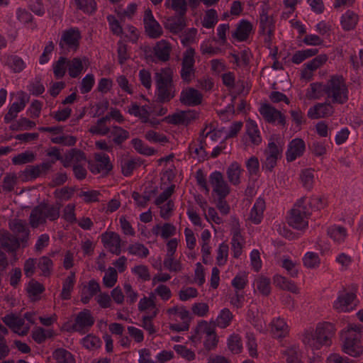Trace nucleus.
<instances>
[{
	"label": "nucleus",
	"mask_w": 363,
	"mask_h": 363,
	"mask_svg": "<svg viewBox=\"0 0 363 363\" xmlns=\"http://www.w3.org/2000/svg\"><path fill=\"white\" fill-rule=\"evenodd\" d=\"M333 324L324 322L317 325L315 330H307L303 335V342L312 349L319 350L323 345L330 346L335 335Z\"/></svg>",
	"instance_id": "nucleus-1"
},
{
	"label": "nucleus",
	"mask_w": 363,
	"mask_h": 363,
	"mask_svg": "<svg viewBox=\"0 0 363 363\" xmlns=\"http://www.w3.org/2000/svg\"><path fill=\"white\" fill-rule=\"evenodd\" d=\"M157 89V101L161 104L171 101L175 96V87L173 82V71L165 67L155 74Z\"/></svg>",
	"instance_id": "nucleus-2"
},
{
	"label": "nucleus",
	"mask_w": 363,
	"mask_h": 363,
	"mask_svg": "<svg viewBox=\"0 0 363 363\" xmlns=\"http://www.w3.org/2000/svg\"><path fill=\"white\" fill-rule=\"evenodd\" d=\"M326 96L333 104H344L348 101V89L341 75H333L326 83Z\"/></svg>",
	"instance_id": "nucleus-3"
},
{
	"label": "nucleus",
	"mask_w": 363,
	"mask_h": 363,
	"mask_svg": "<svg viewBox=\"0 0 363 363\" xmlns=\"http://www.w3.org/2000/svg\"><path fill=\"white\" fill-rule=\"evenodd\" d=\"M9 228L13 233L15 239H13L16 248H19L21 243L23 247L27 246L30 238V229L26 220L13 218L9 220Z\"/></svg>",
	"instance_id": "nucleus-4"
},
{
	"label": "nucleus",
	"mask_w": 363,
	"mask_h": 363,
	"mask_svg": "<svg viewBox=\"0 0 363 363\" xmlns=\"http://www.w3.org/2000/svg\"><path fill=\"white\" fill-rule=\"evenodd\" d=\"M303 203V199H301L291 210L288 220L289 225L297 230H303L308 227V218L311 215V213L305 211V207L302 206Z\"/></svg>",
	"instance_id": "nucleus-5"
},
{
	"label": "nucleus",
	"mask_w": 363,
	"mask_h": 363,
	"mask_svg": "<svg viewBox=\"0 0 363 363\" xmlns=\"http://www.w3.org/2000/svg\"><path fill=\"white\" fill-rule=\"evenodd\" d=\"M342 351L353 357H358L363 354L362 334L354 333L345 335L342 345Z\"/></svg>",
	"instance_id": "nucleus-6"
},
{
	"label": "nucleus",
	"mask_w": 363,
	"mask_h": 363,
	"mask_svg": "<svg viewBox=\"0 0 363 363\" xmlns=\"http://www.w3.org/2000/svg\"><path fill=\"white\" fill-rule=\"evenodd\" d=\"M94 318L89 309H84L75 318L74 323L68 329V332H79L84 333V329L91 327L94 324Z\"/></svg>",
	"instance_id": "nucleus-7"
},
{
	"label": "nucleus",
	"mask_w": 363,
	"mask_h": 363,
	"mask_svg": "<svg viewBox=\"0 0 363 363\" xmlns=\"http://www.w3.org/2000/svg\"><path fill=\"white\" fill-rule=\"evenodd\" d=\"M198 115L195 111H180L179 112L164 117L162 121L173 125H188L191 121L196 119Z\"/></svg>",
	"instance_id": "nucleus-8"
},
{
	"label": "nucleus",
	"mask_w": 363,
	"mask_h": 363,
	"mask_svg": "<svg viewBox=\"0 0 363 363\" xmlns=\"http://www.w3.org/2000/svg\"><path fill=\"white\" fill-rule=\"evenodd\" d=\"M203 94L193 87L183 89L180 94L179 101L188 106H196L202 103Z\"/></svg>",
	"instance_id": "nucleus-9"
},
{
	"label": "nucleus",
	"mask_w": 363,
	"mask_h": 363,
	"mask_svg": "<svg viewBox=\"0 0 363 363\" xmlns=\"http://www.w3.org/2000/svg\"><path fill=\"white\" fill-rule=\"evenodd\" d=\"M101 242L105 247L108 248L109 251L116 255L121 252V238L115 232H106L101 235Z\"/></svg>",
	"instance_id": "nucleus-10"
},
{
	"label": "nucleus",
	"mask_w": 363,
	"mask_h": 363,
	"mask_svg": "<svg viewBox=\"0 0 363 363\" xmlns=\"http://www.w3.org/2000/svg\"><path fill=\"white\" fill-rule=\"evenodd\" d=\"M259 113L268 123H274L278 120L279 124H286L285 116L268 104H263L261 106Z\"/></svg>",
	"instance_id": "nucleus-11"
},
{
	"label": "nucleus",
	"mask_w": 363,
	"mask_h": 363,
	"mask_svg": "<svg viewBox=\"0 0 363 363\" xmlns=\"http://www.w3.org/2000/svg\"><path fill=\"white\" fill-rule=\"evenodd\" d=\"M210 183L213 186V191L218 196L226 197L230 194V188L224 181L223 176L220 172H214L210 175Z\"/></svg>",
	"instance_id": "nucleus-12"
},
{
	"label": "nucleus",
	"mask_w": 363,
	"mask_h": 363,
	"mask_svg": "<svg viewBox=\"0 0 363 363\" xmlns=\"http://www.w3.org/2000/svg\"><path fill=\"white\" fill-rule=\"evenodd\" d=\"M306 149L304 141L301 138H295L292 140L289 145L286 152V160L293 162L297 157L303 155Z\"/></svg>",
	"instance_id": "nucleus-13"
},
{
	"label": "nucleus",
	"mask_w": 363,
	"mask_h": 363,
	"mask_svg": "<svg viewBox=\"0 0 363 363\" xmlns=\"http://www.w3.org/2000/svg\"><path fill=\"white\" fill-rule=\"evenodd\" d=\"M333 113V107L330 102L317 104L309 108L308 116L311 119H318L331 116Z\"/></svg>",
	"instance_id": "nucleus-14"
},
{
	"label": "nucleus",
	"mask_w": 363,
	"mask_h": 363,
	"mask_svg": "<svg viewBox=\"0 0 363 363\" xmlns=\"http://www.w3.org/2000/svg\"><path fill=\"white\" fill-rule=\"evenodd\" d=\"M80 38L81 35L79 30L75 28H70L64 32L60 45L62 48H64L63 41L69 48L76 50L79 48Z\"/></svg>",
	"instance_id": "nucleus-15"
},
{
	"label": "nucleus",
	"mask_w": 363,
	"mask_h": 363,
	"mask_svg": "<svg viewBox=\"0 0 363 363\" xmlns=\"http://www.w3.org/2000/svg\"><path fill=\"white\" fill-rule=\"evenodd\" d=\"M95 160L100 164H90L89 170L94 174L100 173L102 170H106V174L112 170L113 165L110 162L109 157L106 154L98 153L95 155Z\"/></svg>",
	"instance_id": "nucleus-16"
},
{
	"label": "nucleus",
	"mask_w": 363,
	"mask_h": 363,
	"mask_svg": "<svg viewBox=\"0 0 363 363\" xmlns=\"http://www.w3.org/2000/svg\"><path fill=\"white\" fill-rule=\"evenodd\" d=\"M61 207L62 204L59 202L50 205L47 202L43 201L35 206V211H36L38 215H41L42 210L45 208H48V216H47V218L50 221H55L57 220L60 216Z\"/></svg>",
	"instance_id": "nucleus-17"
},
{
	"label": "nucleus",
	"mask_w": 363,
	"mask_h": 363,
	"mask_svg": "<svg viewBox=\"0 0 363 363\" xmlns=\"http://www.w3.org/2000/svg\"><path fill=\"white\" fill-rule=\"evenodd\" d=\"M252 28V24L250 21L242 20L240 21L232 36L240 42L245 41L249 38Z\"/></svg>",
	"instance_id": "nucleus-18"
},
{
	"label": "nucleus",
	"mask_w": 363,
	"mask_h": 363,
	"mask_svg": "<svg viewBox=\"0 0 363 363\" xmlns=\"http://www.w3.org/2000/svg\"><path fill=\"white\" fill-rule=\"evenodd\" d=\"M274 28L273 17L269 16L267 12L263 10L259 17V33L274 35Z\"/></svg>",
	"instance_id": "nucleus-19"
},
{
	"label": "nucleus",
	"mask_w": 363,
	"mask_h": 363,
	"mask_svg": "<svg viewBox=\"0 0 363 363\" xmlns=\"http://www.w3.org/2000/svg\"><path fill=\"white\" fill-rule=\"evenodd\" d=\"M171 50L170 44L164 40L157 42L153 48L155 55L162 62L169 60Z\"/></svg>",
	"instance_id": "nucleus-20"
},
{
	"label": "nucleus",
	"mask_w": 363,
	"mask_h": 363,
	"mask_svg": "<svg viewBox=\"0 0 363 363\" xmlns=\"http://www.w3.org/2000/svg\"><path fill=\"white\" fill-rule=\"evenodd\" d=\"M185 16L170 17L164 23V28L174 34L181 32L185 27Z\"/></svg>",
	"instance_id": "nucleus-21"
},
{
	"label": "nucleus",
	"mask_w": 363,
	"mask_h": 363,
	"mask_svg": "<svg viewBox=\"0 0 363 363\" xmlns=\"http://www.w3.org/2000/svg\"><path fill=\"white\" fill-rule=\"evenodd\" d=\"M356 298L354 293H346L343 295H340L337 300L334 302L333 307L339 311H348L347 307Z\"/></svg>",
	"instance_id": "nucleus-22"
},
{
	"label": "nucleus",
	"mask_w": 363,
	"mask_h": 363,
	"mask_svg": "<svg viewBox=\"0 0 363 363\" xmlns=\"http://www.w3.org/2000/svg\"><path fill=\"white\" fill-rule=\"evenodd\" d=\"M48 216V208H45L42 210V214L38 215L35 211V207L32 209L31 213L29 216V225L32 228H37L40 225H45L47 222Z\"/></svg>",
	"instance_id": "nucleus-23"
},
{
	"label": "nucleus",
	"mask_w": 363,
	"mask_h": 363,
	"mask_svg": "<svg viewBox=\"0 0 363 363\" xmlns=\"http://www.w3.org/2000/svg\"><path fill=\"white\" fill-rule=\"evenodd\" d=\"M157 193L158 189L157 186L151 187V189L150 190H147L146 188L143 192L142 201H139V199L141 198V195L137 191L133 192L132 198L136 201L138 206L145 207L151 198L155 196Z\"/></svg>",
	"instance_id": "nucleus-24"
},
{
	"label": "nucleus",
	"mask_w": 363,
	"mask_h": 363,
	"mask_svg": "<svg viewBox=\"0 0 363 363\" xmlns=\"http://www.w3.org/2000/svg\"><path fill=\"white\" fill-rule=\"evenodd\" d=\"M264 208V200L262 198H258L250 212V219L253 223L258 224L261 222Z\"/></svg>",
	"instance_id": "nucleus-25"
},
{
	"label": "nucleus",
	"mask_w": 363,
	"mask_h": 363,
	"mask_svg": "<svg viewBox=\"0 0 363 363\" xmlns=\"http://www.w3.org/2000/svg\"><path fill=\"white\" fill-rule=\"evenodd\" d=\"M288 325L284 319L278 318L272 323V333L277 338L285 337L288 333Z\"/></svg>",
	"instance_id": "nucleus-26"
},
{
	"label": "nucleus",
	"mask_w": 363,
	"mask_h": 363,
	"mask_svg": "<svg viewBox=\"0 0 363 363\" xmlns=\"http://www.w3.org/2000/svg\"><path fill=\"white\" fill-rule=\"evenodd\" d=\"M311 89L306 93L307 98L310 99H318L326 95V84L321 82L312 83L310 85Z\"/></svg>",
	"instance_id": "nucleus-27"
},
{
	"label": "nucleus",
	"mask_w": 363,
	"mask_h": 363,
	"mask_svg": "<svg viewBox=\"0 0 363 363\" xmlns=\"http://www.w3.org/2000/svg\"><path fill=\"white\" fill-rule=\"evenodd\" d=\"M26 104L23 96L20 97V103H13L9 109V111L4 116V121L6 123H10L17 117V113L23 110Z\"/></svg>",
	"instance_id": "nucleus-28"
},
{
	"label": "nucleus",
	"mask_w": 363,
	"mask_h": 363,
	"mask_svg": "<svg viewBox=\"0 0 363 363\" xmlns=\"http://www.w3.org/2000/svg\"><path fill=\"white\" fill-rule=\"evenodd\" d=\"M358 22V16L352 11H347L341 18V25L345 30L355 28Z\"/></svg>",
	"instance_id": "nucleus-29"
},
{
	"label": "nucleus",
	"mask_w": 363,
	"mask_h": 363,
	"mask_svg": "<svg viewBox=\"0 0 363 363\" xmlns=\"http://www.w3.org/2000/svg\"><path fill=\"white\" fill-rule=\"evenodd\" d=\"M69 75L72 78H77L83 70V65L80 58L74 57L72 60H67Z\"/></svg>",
	"instance_id": "nucleus-30"
},
{
	"label": "nucleus",
	"mask_w": 363,
	"mask_h": 363,
	"mask_svg": "<svg viewBox=\"0 0 363 363\" xmlns=\"http://www.w3.org/2000/svg\"><path fill=\"white\" fill-rule=\"evenodd\" d=\"M75 279L74 272H71L63 282L62 290L60 294L62 300H69L71 298V291L74 288Z\"/></svg>",
	"instance_id": "nucleus-31"
},
{
	"label": "nucleus",
	"mask_w": 363,
	"mask_h": 363,
	"mask_svg": "<svg viewBox=\"0 0 363 363\" xmlns=\"http://www.w3.org/2000/svg\"><path fill=\"white\" fill-rule=\"evenodd\" d=\"M57 363H75L73 355L64 348H57L52 353Z\"/></svg>",
	"instance_id": "nucleus-32"
},
{
	"label": "nucleus",
	"mask_w": 363,
	"mask_h": 363,
	"mask_svg": "<svg viewBox=\"0 0 363 363\" xmlns=\"http://www.w3.org/2000/svg\"><path fill=\"white\" fill-rule=\"evenodd\" d=\"M142 164L143 160L140 158L124 161L121 164L122 174L125 177H129L132 174L133 170L140 167Z\"/></svg>",
	"instance_id": "nucleus-33"
},
{
	"label": "nucleus",
	"mask_w": 363,
	"mask_h": 363,
	"mask_svg": "<svg viewBox=\"0 0 363 363\" xmlns=\"http://www.w3.org/2000/svg\"><path fill=\"white\" fill-rule=\"evenodd\" d=\"M240 172L241 170L239 164L236 162H233L227 169L228 181L234 185L239 184L240 182Z\"/></svg>",
	"instance_id": "nucleus-34"
},
{
	"label": "nucleus",
	"mask_w": 363,
	"mask_h": 363,
	"mask_svg": "<svg viewBox=\"0 0 363 363\" xmlns=\"http://www.w3.org/2000/svg\"><path fill=\"white\" fill-rule=\"evenodd\" d=\"M145 29L147 35L151 38H158L163 33L161 26L156 20L146 23Z\"/></svg>",
	"instance_id": "nucleus-35"
},
{
	"label": "nucleus",
	"mask_w": 363,
	"mask_h": 363,
	"mask_svg": "<svg viewBox=\"0 0 363 363\" xmlns=\"http://www.w3.org/2000/svg\"><path fill=\"white\" fill-rule=\"evenodd\" d=\"M6 63L15 73L21 72L26 67L23 60L17 55L8 56Z\"/></svg>",
	"instance_id": "nucleus-36"
},
{
	"label": "nucleus",
	"mask_w": 363,
	"mask_h": 363,
	"mask_svg": "<svg viewBox=\"0 0 363 363\" xmlns=\"http://www.w3.org/2000/svg\"><path fill=\"white\" fill-rule=\"evenodd\" d=\"M13 239L14 237L7 231L0 234V243L1 247L6 249L8 252H16L18 248H16Z\"/></svg>",
	"instance_id": "nucleus-37"
},
{
	"label": "nucleus",
	"mask_w": 363,
	"mask_h": 363,
	"mask_svg": "<svg viewBox=\"0 0 363 363\" xmlns=\"http://www.w3.org/2000/svg\"><path fill=\"white\" fill-rule=\"evenodd\" d=\"M242 238L239 230H235L233 232V236L232 238V248L233 251V257L238 258L242 254V245L241 241Z\"/></svg>",
	"instance_id": "nucleus-38"
},
{
	"label": "nucleus",
	"mask_w": 363,
	"mask_h": 363,
	"mask_svg": "<svg viewBox=\"0 0 363 363\" xmlns=\"http://www.w3.org/2000/svg\"><path fill=\"white\" fill-rule=\"evenodd\" d=\"M111 135L113 136V142L119 145L129 138V133L121 127L114 126L109 137Z\"/></svg>",
	"instance_id": "nucleus-39"
},
{
	"label": "nucleus",
	"mask_w": 363,
	"mask_h": 363,
	"mask_svg": "<svg viewBox=\"0 0 363 363\" xmlns=\"http://www.w3.org/2000/svg\"><path fill=\"white\" fill-rule=\"evenodd\" d=\"M35 159V155L30 151L20 153L12 158V162L15 165H20L33 162Z\"/></svg>",
	"instance_id": "nucleus-40"
},
{
	"label": "nucleus",
	"mask_w": 363,
	"mask_h": 363,
	"mask_svg": "<svg viewBox=\"0 0 363 363\" xmlns=\"http://www.w3.org/2000/svg\"><path fill=\"white\" fill-rule=\"evenodd\" d=\"M135 150L140 154L144 155H152L156 151L155 149L145 145L143 142L139 138H134L131 141Z\"/></svg>",
	"instance_id": "nucleus-41"
},
{
	"label": "nucleus",
	"mask_w": 363,
	"mask_h": 363,
	"mask_svg": "<svg viewBox=\"0 0 363 363\" xmlns=\"http://www.w3.org/2000/svg\"><path fill=\"white\" fill-rule=\"evenodd\" d=\"M218 22V15L215 9H211L206 11L203 19L202 21V25L206 28H212Z\"/></svg>",
	"instance_id": "nucleus-42"
},
{
	"label": "nucleus",
	"mask_w": 363,
	"mask_h": 363,
	"mask_svg": "<svg viewBox=\"0 0 363 363\" xmlns=\"http://www.w3.org/2000/svg\"><path fill=\"white\" fill-rule=\"evenodd\" d=\"M247 133L249 135L252 143L255 145H259L262 140L259 135V130L257 125L253 121L250 120L247 121Z\"/></svg>",
	"instance_id": "nucleus-43"
},
{
	"label": "nucleus",
	"mask_w": 363,
	"mask_h": 363,
	"mask_svg": "<svg viewBox=\"0 0 363 363\" xmlns=\"http://www.w3.org/2000/svg\"><path fill=\"white\" fill-rule=\"evenodd\" d=\"M233 318V313L228 308H224L221 310L216 320L218 326L221 328L228 327L230 325Z\"/></svg>",
	"instance_id": "nucleus-44"
},
{
	"label": "nucleus",
	"mask_w": 363,
	"mask_h": 363,
	"mask_svg": "<svg viewBox=\"0 0 363 363\" xmlns=\"http://www.w3.org/2000/svg\"><path fill=\"white\" fill-rule=\"evenodd\" d=\"M228 347L233 354H239L242 351L241 337L236 334L230 335L228 340Z\"/></svg>",
	"instance_id": "nucleus-45"
},
{
	"label": "nucleus",
	"mask_w": 363,
	"mask_h": 363,
	"mask_svg": "<svg viewBox=\"0 0 363 363\" xmlns=\"http://www.w3.org/2000/svg\"><path fill=\"white\" fill-rule=\"evenodd\" d=\"M328 234L334 240H336L337 242H342L345 240L347 233L346 229L344 227L334 226L328 228Z\"/></svg>",
	"instance_id": "nucleus-46"
},
{
	"label": "nucleus",
	"mask_w": 363,
	"mask_h": 363,
	"mask_svg": "<svg viewBox=\"0 0 363 363\" xmlns=\"http://www.w3.org/2000/svg\"><path fill=\"white\" fill-rule=\"evenodd\" d=\"M79 9L88 13H92L96 11V4L94 0H75Z\"/></svg>",
	"instance_id": "nucleus-47"
},
{
	"label": "nucleus",
	"mask_w": 363,
	"mask_h": 363,
	"mask_svg": "<svg viewBox=\"0 0 363 363\" xmlns=\"http://www.w3.org/2000/svg\"><path fill=\"white\" fill-rule=\"evenodd\" d=\"M275 282L284 290H287L292 293H297L298 291V288L295 284L288 280L286 277H277L275 279Z\"/></svg>",
	"instance_id": "nucleus-48"
},
{
	"label": "nucleus",
	"mask_w": 363,
	"mask_h": 363,
	"mask_svg": "<svg viewBox=\"0 0 363 363\" xmlns=\"http://www.w3.org/2000/svg\"><path fill=\"white\" fill-rule=\"evenodd\" d=\"M128 250L130 254L138 255L140 257H147L149 255V250L141 243L129 245Z\"/></svg>",
	"instance_id": "nucleus-49"
},
{
	"label": "nucleus",
	"mask_w": 363,
	"mask_h": 363,
	"mask_svg": "<svg viewBox=\"0 0 363 363\" xmlns=\"http://www.w3.org/2000/svg\"><path fill=\"white\" fill-rule=\"evenodd\" d=\"M66 64L67 58L65 57H60L58 60L53 65V72L56 78L60 79L65 76L66 72Z\"/></svg>",
	"instance_id": "nucleus-50"
},
{
	"label": "nucleus",
	"mask_w": 363,
	"mask_h": 363,
	"mask_svg": "<svg viewBox=\"0 0 363 363\" xmlns=\"http://www.w3.org/2000/svg\"><path fill=\"white\" fill-rule=\"evenodd\" d=\"M38 267L42 271L43 274L48 277L52 269V261L48 257L43 256L40 259Z\"/></svg>",
	"instance_id": "nucleus-51"
},
{
	"label": "nucleus",
	"mask_w": 363,
	"mask_h": 363,
	"mask_svg": "<svg viewBox=\"0 0 363 363\" xmlns=\"http://www.w3.org/2000/svg\"><path fill=\"white\" fill-rule=\"evenodd\" d=\"M194 55L195 50L193 48H189L183 54L182 67H194Z\"/></svg>",
	"instance_id": "nucleus-52"
},
{
	"label": "nucleus",
	"mask_w": 363,
	"mask_h": 363,
	"mask_svg": "<svg viewBox=\"0 0 363 363\" xmlns=\"http://www.w3.org/2000/svg\"><path fill=\"white\" fill-rule=\"evenodd\" d=\"M201 331L206 335V337H211L214 335H217L215 331V327L208 324L206 320H201L198 324L196 328V333H199Z\"/></svg>",
	"instance_id": "nucleus-53"
},
{
	"label": "nucleus",
	"mask_w": 363,
	"mask_h": 363,
	"mask_svg": "<svg viewBox=\"0 0 363 363\" xmlns=\"http://www.w3.org/2000/svg\"><path fill=\"white\" fill-rule=\"evenodd\" d=\"M83 345L89 350L97 349L101 347V340L94 335H88L82 340Z\"/></svg>",
	"instance_id": "nucleus-54"
},
{
	"label": "nucleus",
	"mask_w": 363,
	"mask_h": 363,
	"mask_svg": "<svg viewBox=\"0 0 363 363\" xmlns=\"http://www.w3.org/2000/svg\"><path fill=\"white\" fill-rule=\"evenodd\" d=\"M108 274H106L103 278L104 284L108 287H113L117 281V272L115 268L110 267L108 269Z\"/></svg>",
	"instance_id": "nucleus-55"
},
{
	"label": "nucleus",
	"mask_w": 363,
	"mask_h": 363,
	"mask_svg": "<svg viewBox=\"0 0 363 363\" xmlns=\"http://www.w3.org/2000/svg\"><path fill=\"white\" fill-rule=\"evenodd\" d=\"M27 292L31 296H38L45 291L44 286L35 279H31L27 286Z\"/></svg>",
	"instance_id": "nucleus-56"
},
{
	"label": "nucleus",
	"mask_w": 363,
	"mask_h": 363,
	"mask_svg": "<svg viewBox=\"0 0 363 363\" xmlns=\"http://www.w3.org/2000/svg\"><path fill=\"white\" fill-rule=\"evenodd\" d=\"M25 180L35 179L40 176V167L37 165H28L22 172Z\"/></svg>",
	"instance_id": "nucleus-57"
},
{
	"label": "nucleus",
	"mask_w": 363,
	"mask_h": 363,
	"mask_svg": "<svg viewBox=\"0 0 363 363\" xmlns=\"http://www.w3.org/2000/svg\"><path fill=\"white\" fill-rule=\"evenodd\" d=\"M328 60V56L326 55H319L313 58L312 60L309 61L308 63L305 64V66L309 70L314 71L319 68L322 65H323Z\"/></svg>",
	"instance_id": "nucleus-58"
},
{
	"label": "nucleus",
	"mask_w": 363,
	"mask_h": 363,
	"mask_svg": "<svg viewBox=\"0 0 363 363\" xmlns=\"http://www.w3.org/2000/svg\"><path fill=\"white\" fill-rule=\"evenodd\" d=\"M303 261L304 265L308 268H315L320 264L319 257L315 252H307Z\"/></svg>",
	"instance_id": "nucleus-59"
},
{
	"label": "nucleus",
	"mask_w": 363,
	"mask_h": 363,
	"mask_svg": "<svg viewBox=\"0 0 363 363\" xmlns=\"http://www.w3.org/2000/svg\"><path fill=\"white\" fill-rule=\"evenodd\" d=\"M94 77L92 74H86L82 80L81 83V93L87 94L91 91L94 84Z\"/></svg>",
	"instance_id": "nucleus-60"
},
{
	"label": "nucleus",
	"mask_w": 363,
	"mask_h": 363,
	"mask_svg": "<svg viewBox=\"0 0 363 363\" xmlns=\"http://www.w3.org/2000/svg\"><path fill=\"white\" fill-rule=\"evenodd\" d=\"M173 348L179 355L189 361L194 360L196 357L194 352L184 345H176Z\"/></svg>",
	"instance_id": "nucleus-61"
},
{
	"label": "nucleus",
	"mask_w": 363,
	"mask_h": 363,
	"mask_svg": "<svg viewBox=\"0 0 363 363\" xmlns=\"http://www.w3.org/2000/svg\"><path fill=\"white\" fill-rule=\"evenodd\" d=\"M228 245L226 243L223 242L220 245L216 257L217 264L219 266H222L226 262L228 256Z\"/></svg>",
	"instance_id": "nucleus-62"
},
{
	"label": "nucleus",
	"mask_w": 363,
	"mask_h": 363,
	"mask_svg": "<svg viewBox=\"0 0 363 363\" xmlns=\"http://www.w3.org/2000/svg\"><path fill=\"white\" fill-rule=\"evenodd\" d=\"M257 288L258 291L264 296H268L270 294V279L266 277H260L257 281Z\"/></svg>",
	"instance_id": "nucleus-63"
},
{
	"label": "nucleus",
	"mask_w": 363,
	"mask_h": 363,
	"mask_svg": "<svg viewBox=\"0 0 363 363\" xmlns=\"http://www.w3.org/2000/svg\"><path fill=\"white\" fill-rule=\"evenodd\" d=\"M301 179L303 186L306 189H311L313 182V174L311 169H306L302 171L301 174Z\"/></svg>",
	"instance_id": "nucleus-64"
}]
</instances>
